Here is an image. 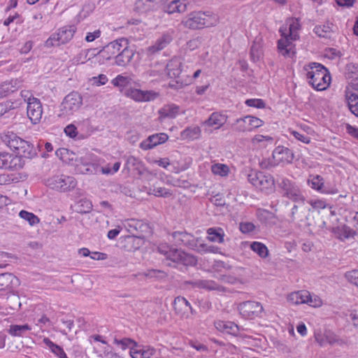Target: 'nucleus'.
<instances>
[{
	"label": "nucleus",
	"instance_id": "nucleus-1",
	"mask_svg": "<svg viewBox=\"0 0 358 358\" xmlns=\"http://www.w3.org/2000/svg\"><path fill=\"white\" fill-rule=\"evenodd\" d=\"M287 24L289 25V33H285L287 27H280L282 38L278 41V49L279 52L285 57H292L295 54L294 50L293 41H296L299 38L297 31L300 28L299 21L296 18H290L287 20Z\"/></svg>",
	"mask_w": 358,
	"mask_h": 358
},
{
	"label": "nucleus",
	"instance_id": "nucleus-2",
	"mask_svg": "<svg viewBox=\"0 0 358 358\" xmlns=\"http://www.w3.org/2000/svg\"><path fill=\"white\" fill-rule=\"evenodd\" d=\"M308 83L318 91L326 90L329 83L331 77L327 68L319 63H311L304 67Z\"/></svg>",
	"mask_w": 358,
	"mask_h": 358
},
{
	"label": "nucleus",
	"instance_id": "nucleus-3",
	"mask_svg": "<svg viewBox=\"0 0 358 358\" xmlns=\"http://www.w3.org/2000/svg\"><path fill=\"white\" fill-rule=\"evenodd\" d=\"M217 23V17L210 12H192L182 21L185 27L189 29H199L204 27H212Z\"/></svg>",
	"mask_w": 358,
	"mask_h": 358
},
{
	"label": "nucleus",
	"instance_id": "nucleus-4",
	"mask_svg": "<svg viewBox=\"0 0 358 358\" xmlns=\"http://www.w3.org/2000/svg\"><path fill=\"white\" fill-rule=\"evenodd\" d=\"M182 62L179 58L174 57L171 59L166 66V71L167 75L171 78H174L171 80L169 85L171 88L174 90L182 89L184 86L187 85V81L183 78V76H180L182 73Z\"/></svg>",
	"mask_w": 358,
	"mask_h": 358
},
{
	"label": "nucleus",
	"instance_id": "nucleus-5",
	"mask_svg": "<svg viewBox=\"0 0 358 358\" xmlns=\"http://www.w3.org/2000/svg\"><path fill=\"white\" fill-rule=\"evenodd\" d=\"M83 105V96L78 92H71L63 99L58 116L60 117L73 115Z\"/></svg>",
	"mask_w": 358,
	"mask_h": 358
},
{
	"label": "nucleus",
	"instance_id": "nucleus-6",
	"mask_svg": "<svg viewBox=\"0 0 358 358\" xmlns=\"http://www.w3.org/2000/svg\"><path fill=\"white\" fill-rule=\"evenodd\" d=\"M278 187L282 196L287 197L292 201L306 200L302 194L301 190L293 181L283 177H278L276 179Z\"/></svg>",
	"mask_w": 358,
	"mask_h": 358
},
{
	"label": "nucleus",
	"instance_id": "nucleus-7",
	"mask_svg": "<svg viewBox=\"0 0 358 358\" xmlns=\"http://www.w3.org/2000/svg\"><path fill=\"white\" fill-rule=\"evenodd\" d=\"M287 300L292 304L306 303L312 307H320L322 304L321 299L316 296H312L307 290H300L289 294Z\"/></svg>",
	"mask_w": 358,
	"mask_h": 358
},
{
	"label": "nucleus",
	"instance_id": "nucleus-8",
	"mask_svg": "<svg viewBox=\"0 0 358 358\" xmlns=\"http://www.w3.org/2000/svg\"><path fill=\"white\" fill-rule=\"evenodd\" d=\"M76 185L73 177L65 175L55 176L47 180V185L51 189L63 192L72 190Z\"/></svg>",
	"mask_w": 358,
	"mask_h": 358
},
{
	"label": "nucleus",
	"instance_id": "nucleus-9",
	"mask_svg": "<svg viewBox=\"0 0 358 358\" xmlns=\"http://www.w3.org/2000/svg\"><path fill=\"white\" fill-rule=\"evenodd\" d=\"M294 202L295 204L289 214V222L301 226L306 224L310 208L306 205L305 200Z\"/></svg>",
	"mask_w": 358,
	"mask_h": 358
},
{
	"label": "nucleus",
	"instance_id": "nucleus-10",
	"mask_svg": "<svg viewBox=\"0 0 358 358\" xmlns=\"http://www.w3.org/2000/svg\"><path fill=\"white\" fill-rule=\"evenodd\" d=\"M263 120L251 115L237 119L232 124V127L237 132H248L262 127Z\"/></svg>",
	"mask_w": 358,
	"mask_h": 358
},
{
	"label": "nucleus",
	"instance_id": "nucleus-11",
	"mask_svg": "<svg viewBox=\"0 0 358 358\" xmlns=\"http://www.w3.org/2000/svg\"><path fill=\"white\" fill-rule=\"evenodd\" d=\"M76 171L82 174H94L99 169L92 154H86L76 159Z\"/></svg>",
	"mask_w": 358,
	"mask_h": 358
},
{
	"label": "nucleus",
	"instance_id": "nucleus-12",
	"mask_svg": "<svg viewBox=\"0 0 358 358\" xmlns=\"http://www.w3.org/2000/svg\"><path fill=\"white\" fill-rule=\"evenodd\" d=\"M27 113L32 124H36L41 122L43 115V106L38 99L29 97Z\"/></svg>",
	"mask_w": 358,
	"mask_h": 358
},
{
	"label": "nucleus",
	"instance_id": "nucleus-13",
	"mask_svg": "<svg viewBox=\"0 0 358 358\" xmlns=\"http://www.w3.org/2000/svg\"><path fill=\"white\" fill-rule=\"evenodd\" d=\"M308 184L311 188L322 194H335L338 192L336 186L325 185L324 178L320 175L310 176Z\"/></svg>",
	"mask_w": 358,
	"mask_h": 358
},
{
	"label": "nucleus",
	"instance_id": "nucleus-14",
	"mask_svg": "<svg viewBox=\"0 0 358 358\" xmlns=\"http://www.w3.org/2000/svg\"><path fill=\"white\" fill-rule=\"evenodd\" d=\"M238 310L241 315L247 318L259 316L263 311V306L259 302L247 301L238 305Z\"/></svg>",
	"mask_w": 358,
	"mask_h": 358
},
{
	"label": "nucleus",
	"instance_id": "nucleus-15",
	"mask_svg": "<svg viewBox=\"0 0 358 358\" xmlns=\"http://www.w3.org/2000/svg\"><path fill=\"white\" fill-rule=\"evenodd\" d=\"M173 30H169L164 33L152 45L148 48V52L153 55L165 48L173 41Z\"/></svg>",
	"mask_w": 358,
	"mask_h": 358
},
{
	"label": "nucleus",
	"instance_id": "nucleus-16",
	"mask_svg": "<svg viewBox=\"0 0 358 358\" xmlns=\"http://www.w3.org/2000/svg\"><path fill=\"white\" fill-rule=\"evenodd\" d=\"M169 138V136L164 133L155 134L148 137L147 139L140 143V148L148 150L154 147L165 143Z\"/></svg>",
	"mask_w": 358,
	"mask_h": 358
},
{
	"label": "nucleus",
	"instance_id": "nucleus-17",
	"mask_svg": "<svg viewBox=\"0 0 358 358\" xmlns=\"http://www.w3.org/2000/svg\"><path fill=\"white\" fill-rule=\"evenodd\" d=\"M273 158L278 164L291 163L294 159V153L290 149L284 146H278L273 150Z\"/></svg>",
	"mask_w": 358,
	"mask_h": 358
},
{
	"label": "nucleus",
	"instance_id": "nucleus-18",
	"mask_svg": "<svg viewBox=\"0 0 358 358\" xmlns=\"http://www.w3.org/2000/svg\"><path fill=\"white\" fill-rule=\"evenodd\" d=\"M166 0H137L135 10L139 13H145L157 9Z\"/></svg>",
	"mask_w": 358,
	"mask_h": 358
},
{
	"label": "nucleus",
	"instance_id": "nucleus-19",
	"mask_svg": "<svg viewBox=\"0 0 358 358\" xmlns=\"http://www.w3.org/2000/svg\"><path fill=\"white\" fill-rule=\"evenodd\" d=\"M3 166L1 169L8 170H18L23 167L24 161L19 156L6 152L3 159Z\"/></svg>",
	"mask_w": 358,
	"mask_h": 358
},
{
	"label": "nucleus",
	"instance_id": "nucleus-20",
	"mask_svg": "<svg viewBox=\"0 0 358 358\" xmlns=\"http://www.w3.org/2000/svg\"><path fill=\"white\" fill-rule=\"evenodd\" d=\"M128 45V41L124 38H122L109 43L104 47L103 51L109 55L108 58L110 59L113 56L115 57L122 51V49Z\"/></svg>",
	"mask_w": 358,
	"mask_h": 358
},
{
	"label": "nucleus",
	"instance_id": "nucleus-21",
	"mask_svg": "<svg viewBox=\"0 0 358 358\" xmlns=\"http://www.w3.org/2000/svg\"><path fill=\"white\" fill-rule=\"evenodd\" d=\"M125 94L136 101H149L155 99V94L137 89H128Z\"/></svg>",
	"mask_w": 358,
	"mask_h": 358
},
{
	"label": "nucleus",
	"instance_id": "nucleus-22",
	"mask_svg": "<svg viewBox=\"0 0 358 358\" xmlns=\"http://www.w3.org/2000/svg\"><path fill=\"white\" fill-rule=\"evenodd\" d=\"M227 120V116L226 115L218 112H214L202 123V124L214 127L215 129H217L223 126L226 123Z\"/></svg>",
	"mask_w": 358,
	"mask_h": 358
},
{
	"label": "nucleus",
	"instance_id": "nucleus-23",
	"mask_svg": "<svg viewBox=\"0 0 358 358\" xmlns=\"http://www.w3.org/2000/svg\"><path fill=\"white\" fill-rule=\"evenodd\" d=\"M21 85L22 81L17 78L3 82L0 85V98L5 97L17 90Z\"/></svg>",
	"mask_w": 358,
	"mask_h": 358
},
{
	"label": "nucleus",
	"instance_id": "nucleus-24",
	"mask_svg": "<svg viewBox=\"0 0 358 358\" xmlns=\"http://www.w3.org/2000/svg\"><path fill=\"white\" fill-rule=\"evenodd\" d=\"M134 55V51L129 48L128 45L115 56V64L120 66H126L131 62Z\"/></svg>",
	"mask_w": 358,
	"mask_h": 358
},
{
	"label": "nucleus",
	"instance_id": "nucleus-25",
	"mask_svg": "<svg viewBox=\"0 0 358 358\" xmlns=\"http://www.w3.org/2000/svg\"><path fill=\"white\" fill-rule=\"evenodd\" d=\"M19 285L18 279L10 273L0 274V290L8 289Z\"/></svg>",
	"mask_w": 358,
	"mask_h": 358
},
{
	"label": "nucleus",
	"instance_id": "nucleus-26",
	"mask_svg": "<svg viewBox=\"0 0 358 358\" xmlns=\"http://www.w3.org/2000/svg\"><path fill=\"white\" fill-rule=\"evenodd\" d=\"M187 4L186 0H173L164 6V10L169 14L184 13L187 10Z\"/></svg>",
	"mask_w": 358,
	"mask_h": 358
},
{
	"label": "nucleus",
	"instance_id": "nucleus-27",
	"mask_svg": "<svg viewBox=\"0 0 358 358\" xmlns=\"http://www.w3.org/2000/svg\"><path fill=\"white\" fill-rule=\"evenodd\" d=\"M274 185L275 180L273 176L271 175H266L263 173L257 188H259L260 190L266 192V193H269L270 191H272L274 189Z\"/></svg>",
	"mask_w": 358,
	"mask_h": 358
},
{
	"label": "nucleus",
	"instance_id": "nucleus-28",
	"mask_svg": "<svg viewBox=\"0 0 358 358\" xmlns=\"http://www.w3.org/2000/svg\"><path fill=\"white\" fill-rule=\"evenodd\" d=\"M36 155V151L32 144L26 141L22 143V145L17 151V156L20 157L22 159V157L31 159Z\"/></svg>",
	"mask_w": 358,
	"mask_h": 358
},
{
	"label": "nucleus",
	"instance_id": "nucleus-29",
	"mask_svg": "<svg viewBox=\"0 0 358 358\" xmlns=\"http://www.w3.org/2000/svg\"><path fill=\"white\" fill-rule=\"evenodd\" d=\"M76 32L74 26H66L57 30L59 43L65 44L68 43L73 36Z\"/></svg>",
	"mask_w": 358,
	"mask_h": 358
},
{
	"label": "nucleus",
	"instance_id": "nucleus-30",
	"mask_svg": "<svg viewBox=\"0 0 358 358\" xmlns=\"http://www.w3.org/2000/svg\"><path fill=\"white\" fill-rule=\"evenodd\" d=\"M155 352L154 348L137 346L131 349L130 355L132 358H150L154 355Z\"/></svg>",
	"mask_w": 358,
	"mask_h": 358
},
{
	"label": "nucleus",
	"instance_id": "nucleus-31",
	"mask_svg": "<svg viewBox=\"0 0 358 358\" xmlns=\"http://www.w3.org/2000/svg\"><path fill=\"white\" fill-rule=\"evenodd\" d=\"M3 141L10 148L18 151L22 143L24 141L22 138L16 136L15 134L5 135L2 137Z\"/></svg>",
	"mask_w": 358,
	"mask_h": 358
},
{
	"label": "nucleus",
	"instance_id": "nucleus-32",
	"mask_svg": "<svg viewBox=\"0 0 358 358\" xmlns=\"http://www.w3.org/2000/svg\"><path fill=\"white\" fill-rule=\"evenodd\" d=\"M208 239L211 242L222 243L224 241V232L220 227H212L207 230Z\"/></svg>",
	"mask_w": 358,
	"mask_h": 358
},
{
	"label": "nucleus",
	"instance_id": "nucleus-33",
	"mask_svg": "<svg viewBox=\"0 0 358 358\" xmlns=\"http://www.w3.org/2000/svg\"><path fill=\"white\" fill-rule=\"evenodd\" d=\"M173 307L177 314L183 317L185 313L188 310L189 302L185 297L178 296L174 299Z\"/></svg>",
	"mask_w": 358,
	"mask_h": 358
},
{
	"label": "nucleus",
	"instance_id": "nucleus-34",
	"mask_svg": "<svg viewBox=\"0 0 358 358\" xmlns=\"http://www.w3.org/2000/svg\"><path fill=\"white\" fill-rule=\"evenodd\" d=\"M172 236L175 243L178 245H187L193 241V236L186 231H174Z\"/></svg>",
	"mask_w": 358,
	"mask_h": 358
},
{
	"label": "nucleus",
	"instance_id": "nucleus-35",
	"mask_svg": "<svg viewBox=\"0 0 358 358\" xmlns=\"http://www.w3.org/2000/svg\"><path fill=\"white\" fill-rule=\"evenodd\" d=\"M179 113V107L175 104H169L162 108L159 113L162 118H174Z\"/></svg>",
	"mask_w": 358,
	"mask_h": 358
},
{
	"label": "nucleus",
	"instance_id": "nucleus-36",
	"mask_svg": "<svg viewBox=\"0 0 358 358\" xmlns=\"http://www.w3.org/2000/svg\"><path fill=\"white\" fill-rule=\"evenodd\" d=\"M201 130L199 126H192L187 127L181 133V136L184 139L195 140L201 136Z\"/></svg>",
	"mask_w": 358,
	"mask_h": 358
},
{
	"label": "nucleus",
	"instance_id": "nucleus-37",
	"mask_svg": "<svg viewBox=\"0 0 358 358\" xmlns=\"http://www.w3.org/2000/svg\"><path fill=\"white\" fill-rule=\"evenodd\" d=\"M199 289H204L208 291L226 292V288L218 285L214 280H199Z\"/></svg>",
	"mask_w": 358,
	"mask_h": 358
},
{
	"label": "nucleus",
	"instance_id": "nucleus-38",
	"mask_svg": "<svg viewBox=\"0 0 358 358\" xmlns=\"http://www.w3.org/2000/svg\"><path fill=\"white\" fill-rule=\"evenodd\" d=\"M160 252L164 253L167 259L172 261L174 263H179L182 250L178 249H169L168 250H164L162 247L159 248Z\"/></svg>",
	"mask_w": 358,
	"mask_h": 358
},
{
	"label": "nucleus",
	"instance_id": "nucleus-39",
	"mask_svg": "<svg viewBox=\"0 0 358 358\" xmlns=\"http://www.w3.org/2000/svg\"><path fill=\"white\" fill-rule=\"evenodd\" d=\"M250 249L257 253L261 258H266L269 255L267 247L264 243L260 242H252L250 244Z\"/></svg>",
	"mask_w": 358,
	"mask_h": 358
},
{
	"label": "nucleus",
	"instance_id": "nucleus-40",
	"mask_svg": "<svg viewBox=\"0 0 358 358\" xmlns=\"http://www.w3.org/2000/svg\"><path fill=\"white\" fill-rule=\"evenodd\" d=\"M31 327L28 324H12L10 326L8 333L13 336H22L27 331H29Z\"/></svg>",
	"mask_w": 358,
	"mask_h": 358
},
{
	"label": "nucleus",
	"instance_id": "nucleus-41",
	"mask_svg": "<svg viewBox=\"0 0 358 358\" xmlns=\"http://www.w3.org/2000/svg\"><path fill=\"white\" fill-rule=\"evenodd\" d=\"M43 343L48 346L51 351L58 356L59 358H68L63 349L52 342L48 338H43Z\"/></svg>",
	"mask_w": 358,
	"mask_h": 358
},
{
	"label": "nucleus",
	"instance_id": "nucleus-42",
	"mask_svg": "<svg viewBox=\"0 0 358 358\" xmlns=\"http://www.w3.org/2000/svg\"><path fill=\"white\" fill-rule=\"evenodd\" d=\"M348 104L350 110L355 116L358 117V94L351 93L347 96Z\"/></svg>",
	"mask_w": 358,
	"mask_h": 358
},
{
	"label": "nucleus",
	"instance_id": "nucleus-43",
	"mask_svg": "<svg viewBox=\"0 0 358 358\" xmlns=\"http://www.w3.org/2000/svg\"><path fill=\"white\" fill-rule=\"evenodd\" d=\"M313 31L319 37L330 38L332 32L331 27L329 24L317 25L315 26Z\"/></svg>",
	"mask_w": 358,
	"mask_h": 358
},
{
	"label": "nucleus",
	"instance_id": "nucleus-44",
	"mask_svg": "<svg viewBox=\"0 0 358 358\" xmlns=\"http://www.w3.org/2000/svg\"><path fill=\"white\" fill-rule=\"evenodd\" d=\"M76 211L80 214L88 213L92 208V202L88 199H80L76 205Z\"/></svg>",
	"mask_w": 358,
	"mask_h": 358
},
{
	"label": "nucleus",
	"instance_id": "nucleus-45",
	"mask_svg": "<svg viewBox=\"0 0 358 358\" xmlns=\"http://www.w3.org/2000/svg\"><path fill=\"white\" fill-rule=\"evenodd\" d=\"M325 341L327 342V344L331 345H343L345 344L343 339L340 338L337 335L331 331H326Z\"/></svg>",
	"mask_w": 358,
	"mask_h": 358
},
{
	"label": "nucleus",
	"instance_id": "nucleus-46",
	"mask_svg": "<svg viewBox=\"0 0 358 358\" xmlns=\"http://www.w3.org/2000/svg\"><path fill=\"white\" fill-rule=\"evenodd\" d=\"M7 301L10 308L13 310H17L21 306L18 294L14 292H9L7 294Z\"/></svg>",
	"mask_w": 358,
	"mask_h": 358
},
{
	"label": "nucleus",
	"instance_id": "nucleus-47",
	"mask_svg": "<svg viewBox=\"0 0 358 358\" xmlns=\"http://www.w3.org/2000/svg\"><path fill=\"white\" fill-rule=\"evenodd\" d=\"M19 215L22 219L27 220L31 226H34L40 222L39 218L36 215L27 210H21Z\"/></svg>",
	"mask_w": 358,
	"mask_h": 358
},
{
	"label": "nucleus",
	"instance_id": "nucleus-48",
	"mask_svg": "<svg viewBox=\"0 0 358 358\" xmlns=\"http://www.w3.org/2000/svg\"><path fill=\"white\" fill-rule=\"evenodd\" d=\"M131 79L127 76L118 75L116 78L112 80L111 83L117 87H126L131 85Z\"/></svg>",
	"mask_w": 358,
	"mask_h": 358
},
{
	"label": "nucleus",
	"instance_id": "nucleus-49",
	"mask_svg": "<svg viewBox=\"0 0 358 358\" xmlns=\"http://www.w3.org/2000/svg\"><path fill=\"white\" fill-rule=\"evenodd\" d=\"M250 58L253 62H258L262 55L261 46L257 43H253L250 48Z\"/></svg>",
	"mask_w": 358,
	"mask_h": 358
},
{
	"label": "nucleus",
	"instance_id": "nucleus-50",
	"mask_svg": "<svg viewBox=\"0 0 358 358\" xmlns=\"http://www.w3.org/2000/svg\"><path fill=\"white\" fill-rule=\"evenodd\" d=\"M211 171L215 175L226 176L228 175L229 167L223 164H215L211 166Z\"/></svg>",
	"mask_w": 358,
	"mask_h": 358
},
{
	"label": "nucleus",
	"instance_id": "nucleus-51",
	"mask_svg": "<svg viewBox=\"0 0 358 358\" xmlns=\"http://www.w3.org/2000/svg\"><path fill=\"white\" fill-rule=\"evenodd\" d=\"M179 263L185 266H193L196 264V259L193 255H189L182 251Z\"/></svg>",
	"mask_w": 358,
	"mask_h": 358
},
{
	"label": "nucleus",
	"instance_id": "nucleus-52",
	"mask_svg": "<svg viewBox=\"0 0 358 358\" xmlns=\"http://www.w3.org/2000/svg\"><path fill=\"white\" fill-rule=\"evenodd\" d=\"M143 275L149 278H164L166 277V274L165 272L157 269L148 270L146 272H144Z\"/></svg>",
	"mask_w": 358,
	"mask_h": 358
},
{
	"label": "nucleus",
	"instance_id": "nucleus-53",
	"mask_svg": "<svg viewBox=\"0 0 358 358\" xmlns=\"http://www.w3.org/2000/svg\"><path fill=\"white\" fill-rule=\"evenodd\" d=\"M259 165H260V167L263 169H271L272 167H274V166L278 165V164L277 163V162L275 160H274L273 153L271 158L263 159L259 162Z\"/></svg>",
	"mask_w": 358,
	"mask_h": 358
},
{
	"label": "nucleus",
	"instance_id": "nucleus-54",
	"mask_svg": "<svg viewBox=\"0 0 358 358\" xmlns=\"http://www.w3.org/2000/svg\"><path fill=\"white\" fill-rule=\"evenodd\" d=\"M262 172L252 171L248 176V181L255 187H257L259 179L262 176Z\"/></svg>",
	"mask_w": 358,
	"mask_h": 358
},
{
	"label": "nucleus",
	"instance_id": "nucleus-55",
	"mask_svg": "<svg viewBox=\"0 0 358 358\" xmlns=\"http://www.w3.org/2000/svg\"><path fill=\"white\" fill-rule=\"evenodd\" d=\"M62 44L59 43V38L58 37L57 32L50 35V36L45 42V46L46 48H51Z\"/></svg>",
	"mask_w": 358,
	"mask_h": 358
},
{
	"label": "nucleus",
	"instance_id": "nucleus-56",
	"mask_svg": "<svg viewBox=\"0 0 358 358\" xmlns=\"http://www.w3.org/2000/svg\"><path fill=\"white\" fill-rule=\"evenodd\" d=\"M14 109L13 103L11 101H5L0 103V117L4 115L8 114L11 110Z\"/></svg>",
	"mask_w": 358,
	"mask_h": 358
},
{
	"label": "nucleus",
	"instance_id": "nucleus-57",
	"mask_svg": "<svg viewBox=\"0 0 358 358\" xmlns=\"http://www.w3.org/2000/svg\"><path fill=\"white\" fill-rule=\"evenodd\" d=\"M345 277L350 283L358 287V270H352L347 272Z\"/></svg>",
	"mask_w": 358,
	"mask_h": 358
},
{
	"label": "nucleus",
	"instance_id": "nucleus-58",
	"mask_svg": "<svg viewBox=\"0 0 358 358\" xmlns=\"http://www.w3.org/2000/svg\"><path fill=\"white\" fill-rule=\"evenodd\" d=\"M245 104L250 107H255L257 108H264L265 103L262 99H250L245 101Z\"/></svg>",
	"mask_w": 358,
	"mask_h": 358
},
{
	"label": "nucleus",
	"instance_id": "nucleus-59",
	"mask_svg": "<svg viewBox=\"0 0 358 358\" xmlns=\"http://www.w3.org/2000/svg\"><path fill=\"white\" fill-rule=\"evenodd\" d=\"M347 75L352 80H358V67L352 64H348Z\"/></svg>",
	"mask_w": 358,
	"mask_h": 358
},
{
	"label": "nucleus",
	"instance_id": "nucleus-60",
	"mask_svg": "<svg viewBox=\"0 0 358 358\" xmlns=\"http://www.w3.org/2000/svg\"><path fill=\"white\" fill-rule=\"evenodd\" d=\"M224 330L230 334H236L238 331V327L234 322H227L223 324Z\"/></svg>",
	"mask_w": 358,
	"mask_h": 358
},
{
	"label": "nucleus",
	"instance_id": "nucleus-61",
	"mask_svg": "<svg viewBox=\"0 0 358 358\" xmlns=\"http://www.w3.org/2000/svg\"><path fill=\"white\" fill-rule=\"evenodd\" d=\"M239 228L242 233L247 234L254 231L255 226L252 222H241L240 223Z\"/></svg>",
	"mask_w": 358,
	"mask_h": 358
},
{
	"label": "nucleus",
	"instance_id": "nucleus-62",
	"mask_svg": "<svg viewBox=\"0 0 358 358\" xmlns=\"http://www.w3.org/2000/svg\"><path fill=\"white\" fill-rule=\"evenodd\" d=\"M64 132L66 136L71 138H75L78 134L77 128L73 124L66 126L64 129Z\"/></svg>",
	"mask_w": 358,
	"mask_h": 358
},
{
	"label": "nucleus",
	"instance_id": "nucleus-63",
	"mask_svg": "<svg viewBox=\"0 0 358 358\" xmlns=\"http://www.w3.org/2000/svg\"><path fill=\"white\" fill-rule=\"evenodd\" d=\"M292 135L299 141L304 143H309L310 141V138L307 135H305L303 134L299 133L296 131H292Z\"/></svg>",
	"mask_w": 358,
	"mask_h": 358
},
{
	"label": "nucleus",
	"instance_id": "nucleus-64",
	"mask_svg": "<svg viewBox=\"0 0 358 358\" xmlns=\"http://www.w3.org/2000/svg\"><path fill=\"white\" fill-rule=\"evenodd\" d=\"M100 36H101V31L99 29H97L93 32H88L85 37V40L87 42H92L95 39L99 38Z\"/></svg>",
	"mask_w": 358,
	"mask_h": 358
}]
</instances>
